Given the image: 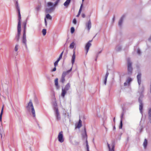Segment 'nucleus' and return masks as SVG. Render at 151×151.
<instances>
[{
	"instance_id": "obj_36",
	"label": "nucleus",
	"mask_w": 151,
	"mask_h": 151,
	"mask_svg": "<svg viewBox=\"0 0 151 151\" xmlns=\"http://www.w3.org/2000/svg\"><path fill=\"white\" fill-rule=\"evenodd\" d=\"M19 45H16L14 48V50L15 51L17 52L18 50V47Z\"/></svg>"
},
{
	"instance_id": "obj_39",
	"label": "nucleus",
	"mask_w": 151,
	"mask_h": 151,
	"mask_svg": "<svg viewBox=\"0 0 151 151\" xmlns=\"http://www.w3.org/2000/svg\"><path fill=\"white\" fill-rule=\"evenodd\" d=\"M137 53L138 55H140L141 54V52L140 50L139 49H138L137 50Z\"/></svg>"
},
{
	"instance_id": "obj_12",
	"label": "nucleus",
	"mask_w": 151,
	"mask_h": 151,
	"mask_svg": "<svg viewBox=\"0 0 151 151\" xmlns=\"http://www.w3.org/2000/svg\"><path fill=\"white\" fill-rule=\"evenodd\" d=\"M124 17H125V15H123L122 16V17H121L120 19L118 25L120 27H121L122 26V24L123 20H124Z\"/></svg>"
},
{
	"instance_id": "obj_9",
	"label": "nucleus",
	"mask_w": 151,
	"mask_h": 151,
	"mask_svg": "<svg viewBox=\"0 0 151 151\" xmlns=\"http://www.w3.org/2000/svg\"><path fill=\"white\" fill-rule=\"evenodd\" d=\"M55 115L57 121H58L60 120L61 117L58 111V108H55Z\"/></svg>"
},
{
	"instance_id": "obj_16",
	"label": "nucleus",
	"mask_w": 151,
	"mask_h": 151,
	"mask_svg": "<svg viewBox=\"0 0 151 151\" xmlns=\"http://www.w3.org/2000/svg\"><path fill=\"white\" fill-rule=\"evenodd\" d=\"M86 26L88 30H89L91 27V22L90 19L88 22L86 23Z\"/></svg>"
},
{
	"instance_id": "obj_23",
	"label": "nucleus",
	"mask_w": 151,
	"mask_h": 151,
	"mask_svg": "<svg viewBox=\"0 0 151 151\" xmlns=\"http://www.w3.org/2000/svg\"><path fill=\"white\" fill-rule=\"evenodd\" d=\"M82 126V121L80 119L78 122V123L77 126L76 127H77L78 128H80Z\"/></svg>"
},
{
	"instance_id": "obj_21",
	"label": "nucleus",
	"mask_w": 151,
	"mask_h": 151,
	"mask_svg": "<svg viewBox=\"0 0 151 151\" xmlns=\"http://www.w3.org/2000/svg\"><path fill=\"white\" fill-rule=\"evenodd\" d=\"M70 88V84L69 83H68L66 85L65 87L63 88V89L67 91Z\"/></svg>"
},
{
	"instance_id": "obj_14",
	"label": "nucleus",
	"mask_w": 151,
	"mask_h": 151,
	"mask_svg": "<svg viewBox=\"0 0 151 151\" xmlns=\"http://www.w3.org/2000/svg\"><path fill=\"white\" fill-rule=\"evenodd\" d=\"M137 78L138 84L139 86L141 82V74L140 73H139L137 76Z\"/></svg>"
},
{
	"instance_id": "obj_41",
	"label": "nucleus",
	"mask_w": 151,
	"mask_h": 151,
	"mask_svg": "<svg viewBox=\"0 0 151 151\" xmlns=\"http://www.w3.org/2000/svg\"><path fill=\"white\" fill-rule=\"evenodd\" d=\"M63 52H64V51H63L61 53V54H60V56H59V57H60V58H62V56H63Z\"/></svg>"
},
{
	"instance_id": "obj_35",
	"label": "nucleus",
	"mask_w": 151,
	"mask_h": 151,
	"mask_svg": "<svg viewBox=\"0 0 151 151\" xmlns=\"http://www.w3.org/2000/svg\"><path fill=\"white\" fill-rule=\"evenodd\" d=\"M132 79L131 78H128V79L127 80L126 82L129 84L130 83V82H131V81H132Z\"/></svg>"
},
{
	"instance_id": "obj_47",
	"label": "nucleus",
	"mask_w": 151,
	"mask_h": 151,
	"mask_svg": "<svg viewBox=\"0 0 151 151\" xmlns=\"http://www.w3.org/2000/svg\"><path fill=\"white\" fill-rule=\"evenodd\" d=\"M115 20V17L114 16L112 19V21L113 22H114Z\"/></svg>"
},
{
	"instance_id": "obj_51",
	"label": "nucleus",
	"mask_w": 151,
	"mask_h": 151,
	"mask_svg": "<svg viewBox=\"0 0 151 151\" xmlns=\"http://www.w3.org/2000/svg\"><path fill=\"white\" fill-rule=\"evenodd\" d=\"M148 40L149 41L151 42V35L150 37L149 38Z\"/></svg>"
},
{
	"instance_id": "obj_18",
	"label": "nucleus",
	"mask_w": 151,
	"mask_h": 151,
	"mask_svg": "<svg viewBox=\"0 0 151 151\" xmlns=\"http://www.w3.org/2000/svg\"><path fill=\"white\" fill-rule=\"evenodd\" d=\"M62 93L61 94V96L63 98H64L65 95L67 93V91L64 89L63 88L62 89Z\"/></svg>"
},
{
	"instance_id": "obj_28",
	"label": "nucleus",
	"mask_w": 151,
	"mask_h": 151,
	"mask_svg": "<svg viewBox=\"0 0 151 151\" xmlns=\"http://www.w3.org/2000/svg\"><path fill=\"white\" fill-rule=\"evenodd\" d=\"M55 85L58 88L59 87V86L58 85V78H56L55 81Z\"/></svg>"
},
{
	"instance_id": "obj_26",
	"label": "nucleus",
	"mask_w": 151,
	"mask_h": 151,
	"mask_svg": "<svg viewBox=\"0 0 151 151\" xmlns=\"http://www.w3.org/2000/svg\"><path fill=\"white\" fill-rule=\"evenodd\" d=\"M71 0H66L64 3V5L65 6H67L70 3Z\"/></svg>"
},
{
	"instance_id": "obj_56",
	"label": "nucleus",
	"mask_w": 151,
	"mask_h": 151,
	"mask_svg": "<svg viewBox=\"0 0 151 151\" xmlns=\"http://www.w3.org/2000/svg\"><path fill=\"white\" fill-rule=\"evenodd\" d=\"M105 128V129H106V131H107V128L106 127Z\"/></svg>"
},
{
	"instance_id": "obj_31",
	"label": "nucleus",
	"mask_w": 151,
	"mask_h": 151,
	"mask_svg": "<svg viewBox=\"0 0 151 151\" xmlns=\"http://www.w3.org/2000/svg\"><path fill=\"white\" fill-rule=\"evenodd\" d=\"M46 18L47 19H51L52 18L51 16L49 14H47L46 15Z\"/></svg>"
},
{
	"instance_id": "obj_27",
	"label": "nucleus",
	"mask_w": 151,
	"mask_h": 151,
	"mask_svg": "<svg viewBox=\"0 0 151 151\" xmlns=\"http://www.w3.org/2000/svg\"><path fill=\"white\" fill-rule=\"evenodd\" d=\"M121 49L122 47L119 45H117L115 48V50L117 51H120L121 50Z\"/></svg>"
},
{
	"instance_id": "obj_40",
	"label": "nucleus",
	"mask_w": 151,
	"mask_h": 151,
	"mask_svg": "<svg viewBox=\"0 0 151 151\" xmlns=\"http://www.w3.org/2000/svg\"><path fill=\"white\" fill-rule=\"evenodd\" d=\"M58 62L57 61H56L54 63V65L55 67H56L57 66Z\"/></svg>"
},
{
	"instance_id": "obj_7",
	"label": "nucleus",
	"mask_w": 151,
	"mask_h": 151,
	"mask_svg": "<svg viewBox=\"0 0 151 151\" xmlns=\"http://www.w3.org/2000/svg\"><path fill=\"white\" fill-rule=\"evenodd\" d=\"M15 5L16 9L18 12V20H21V15L20 13V9L18 3V0H16Z\"/></svg>"
},
{
	"instance_id": "obj_8",
	"label": "nucleus",
	"mask_w": 151,
	"mask_h": 151,
	"mask_svg": "<svg viewBox=\"0 0 151 151\" xmlns=\"http://www.w3.org/2000/svg\"><path fill=\"white\" fill-rule=\"evenodd\" d=\"M143 95L141 94L138 99V101L139 103V109L140 110V112L141 113H142V110L143 108V104L142 102V99L143 98Z\"/></svg>"
},
{
	"instance_id": "obj_15",
	"label": "nucleus",
	"mask_w": 151,
	"mask_h": 151,
	"mask_svg": "<svg viewBox=\"0 0 151 151\" xmlns=\"http://www.w3.org/2000/svg\"><path fill=\"white\" fill-rule=\"evenodd\" d=\"M75 58H76L75 51V49H74L73 50V54L72 56V59H71V63L73 65V64L75 62Z\"/></svg>"
},
{
	"instance_id": "obj_2",
	"label": "nucleus",
	"mask_w": 151,
	"mask_h": 151,
	"mask_svg": "<svg viewBox=\"0 0 151 151\" xmlns=\"http://www.w3.org/2000/svg\"><path fill=\"white\" fill-rule=\"evenodd\" d=\"M27 23L26 22H24L23 25L24 26V30L22 35V42L23 45H25L26 49L27 50H28V47H27L26 36V27Z\"/></svg>"
},
{
	"instance_id": "obj_42",
	"label": "nucleus",
	"mask_w": 151,
	"mask_h": 151,
	"mask_svg": "<svg viewBox=\"0 0 151 151\" xmlns=\"http://www.w3.org/2000/svg\"><path fill=\"white\" fill-rule=\"evenodd\" d=\"M56 67H55L53 68V69L52 70V71H56Z\"/></svg>"
},
{
	"instance_id": "obj_34",
	"label": "nucleus",
	"mask_w": 151,
	"mask_h": 151,
	"mask_svg": "<svg viewBox=\"0 0 151 151\" xmlns=\"http://www.w3.org/2000/svg\"><path fill=\"white\" fill-rule=\"evenodd\" d=\"M75 31V28L74 27H72L70 29V32L71 33H73Z\"/></svg>"
},
{
	"instance_id": "obj_33",
	"label": "nucleus",
	"mask_w": 151,
	"mask_h": 151,
	"mask_svg": "<svg viewBox=\"0 0 151 151\" xmlns=\"http://www.w3.org/2000/svg\"><path fill=\"white\" fill-rule=\"evenodd\" d=\"M42 33L43 35H46V29H43L42 30Z\"/></svg>"
},
{
	"instance_id": "obj_57",
	"label": "nucleus",
	"mask_w": 151,
	"mask_h": 151,
	"mask_svg": "<svg viewBox=\"0 0 151 151\" xmlns=\"http://www.w3.org/2000/svg\"><path fill=\"white\" fill-rule=\"evenodd\" d=\"M97 58H96H96L95 59V61H97Z\"/></svg>"
},
{
	"instance_id": "obj_29",
	"label": "nucleus",
	"mask_w": 151,
	"mask_h": 151,
	"mask_svg": "<svg viewBox=\"0 0 151 151\" xmlns=\"http://www.w3.org/2000/svg\"><path fill=\"white\" fill-rule=\"evenodd\" d=\"M147 140L146 139H145V141H144L143 142V144L144 147L145 148H146L147 147Z\"/></svg>"
},
{
	"instance_id": "obj_38",
	"label": "nucleus",
	"mask_w": 151,
	"mask_h": 151,
	"mask_svg": "<svg viewBox=\"0 0 151 151\" xmlns=\"http://www.w3.org/2000/svg\"><path fill=\"white\" fill-rule=\"evenodd\" d=\"M73 23L75 24H76L77 21H76V19L75 18L73 19Z\"/></svg>"
},
{
	"instance_id": "obj_59",
	"label": "nucleus",
	"mask_w": 151,
	"mask_h": 151,
	"mask_svg": "<svg viewBox=\"0 0 151 151\" xmlns=\"http://www.w3.org/2000/svg\"><path fill=\"white\" fill-rule=\"evenodd\" d=\"M1 138H2V134H1Z\"/></svg>"
},
{
	"instance_id": "obj_54",
	"label": "nucleus",
	"mask_w": 151,
	"mask_h": 151,
	"mask_svg": "<svg viewBox=\"0 0 151 151\" xmlns=\"http://www.w3.org/2000/svg\"><path fill=\"white\" fill-rule=\"evenodd\" d=\"M115 118L114 117V119H113V121H114V122H115Z\"/></svg>"
},
{
	"instance_id": "obj_64",
	"label": "nucleus",
	"mask_w": 151,
	"mask_h": 151,
	"mask_svg": "<svg viewBox=\"0 0 151 151\" xmlns=\"http://www.w3.org/2000/svg\"><path fill=\"white\" fill-rule=\"evenodd\" d=\"M96 35H95V36H94V37H96Z\"/></svg>"
},
{
	"instance_id": "obj_20",
	"label": "nucleus",
	"mask_w": 151,
	"mask_h": 151,
	"mask_svg": "<svg viewBox=\"0 0 151 151\" xmlns=\"http://www.w3.org/2000/svg\"><path fill=\"white\" fill-rule=\"evenodd\" d=\"M148 119L150 122L151 123V108H149L148 110Z\"/></svg>"
},
{
	"instance_id": "obj_37",
	"label": "nucleus",
	"mask_w": 151,
	"mask_h": 151,
	"mask_svg": "<svg viewBox=\"0 0 151 151\" xmlns=\"http://www.w3.org/2000/svg\"><path fill=\"white\" fill-rule=\"evenodd\" d=\"M57 104L56 102L53 104V106H54L53 109L54 111H55V108H58L57 107Z\"/></svg>"
},
{
	"instance_id": "obj_13",
	"label": "nucleus",
	"mask_w": 151,
	"mask_h": 151,
	"mask_svg": "<svg viewBox=\"0 0 151 151\" xmlns=\"http://www.w3.org/2000/svg\"><path fill=\"white\" fill-rule=\"evenodd\" d=\"M124 113L123 112L121 114V119L120 123V125L119 126V129H122L123 126V124H122V121H123V118L124 116Z\"/></svg>"
},
{
	"instance_id": "obj_55",
	"label": "nucleus",
	"mask_w": 151,
	"mask_h": 151,
	"mask_svg": "<svg viewBox=\"0 0 151 151\" xmlns=\"http://www.w3.org/2000/svg\"><path fill=\"white\" fill-rule=\"evenodd\" d=\"M87 151H89V149H86Z\"/></svg>"
},
{
	"instance_id": "obj_62",
	"label": "nucleus",
	"mask_w": 151,
	"mask_h": 151,
	"mask_svg": "<svg viewBox=\"0 0 151 151\" xmlns=\"http://www.w3.org/2000/svg\"><path fill=\"white\" fill-rule=\"evenodd\" d=\"M142 130V129H141L140 130V131H141Z\"/></svg>"
},
{
	"instance_id": "obj_4",
	"label": "nucleus",
	"mask_w": 151,
	"mask_h": 151,
	"mask_svg": "<svg viewBox=\"0 0 151 151\" xmlns=\"http://www.w3.org/2000/svg\"><path fill=\"white\" fill-rule=\"evenodd\" d=\"M26 108L28 111H30L31 110L33 116V117H35V111L31 100H30L27 104V105L26 106Z\"/></svg>"
},
{
	"instance_id": "obj_43",
	"label": "nucleus",
	"mask_w": 151,
	"mask_h": 151,
	"mask_svg": "<svg viewBox=\"0 0 151 151\" xmlns=\"http://www.w3.org/2000/svg\"><path fill=\"white\" fill-rule=\"evenodd\" d=\"M45 26L47 25V23L45 18Z\"/></svg>"
},
{
	"instance_id": "obj_49",
	"label": "nucleus",
	"mask_w": 151,
	"mask_h": 151,
	"mask_svg": "<svg viewBox=\"0 0 151 151\" xmlns=\"http://www.w3.org/2000/svg\"><path fill=\"white\" fill-rule=\"evenodd\" d=\"M127 82H125L124 83V86H126L127 84Z\"/></svg>"
},
{
	"instance_id": "obj_22",
	"label": "nucleus",
	"mask_w": 151,
	"mask_h": 151,
	"mask_svg": "<svg viewBox=\"0 0 151 151\" xmlns=\"http://www.w3.org/2000/svg\"><path fill=\"white\" fill-rule=\"evenodd\" d=\"M107 145L108 147L109 150V151H114V148L115 147L114 145H112L111 148L109 144L108 143Z\"/></svg>"
},
{
	"instance_id": "obj_5",
	"label": "nucleus",
	"mask_w": 151,
	"mask_h": 151,
	"mask_svg": "<svg viewBox=\"0 0 151 151\" xmlns=\"http://www.w3.org/2000/svg\"><path fill=\"white\" fill-rule=\"evenodd\" d=\"M127 71L129 75H131L132 73L133 68L132 66V63L130 59L128 58L127 59Z\"/></svg>"
},
{
	"instance_id": "obj_1",
	"label": "nucleus",
	"mask_w": 151,
	"mask_h": 151,
	"mask_svg": "<svg viewBox=\"0 0 151 151\" xmlns=\"http://www.w3.org/2000/svg\"><path fill=\"white\" fill-rule=\"evenodd\" d=\"M60 0H57L53 4V3L51 2H48L47 3V5L48 6H51L49 8H47L45 9V12L46 13H50L52 12L54 10L55 7L58 5V3L60 1Z\"/></svg>"
},
{
	"instance_id": "obj_52",
	"label": "nucleus",
	"mask_w": 151,
	"mask_h": 151,
	"mask_svg": "<svg viewBox=\"0 0 151 151\" xmlns=\"http://www.w3.org/2000/svg\"><path fill=\"white\" fill-rule=\"evenodd\" d=\"M101 52H102V50H101V51H99V52H98V53L99 54H100V53H101Z\"/></svg>"
},
{
	"instance_id": "obj_50",
	"label": "nucleus",
	"mask_w": 151,
	"mask_h": 151,
	"mask_svg": "<svg viewBox=\"0 0 151 151\" xmlns=\"http://www.w3.org/2000/svg\"><path fill=\"white\" fill-rule=\"evenodd\" d=\"M86 145H88V141H87V139H86Z\"/></svg>"
},
{
	"instance_id": "obj_53",
	"label": "nucleus",
	"mask_w": 151,
	"mask_h": 151,
	"mask_svg": "<svg viewBox=\"0 0 151 151\" xmlns=\"http://www.w3.org/2000/svg\"><path fill=\"white\" fill-rule=\"evenodd\" d=\"M116 129V127H115V126H114L113 127V130H114Z\"/></svg>"
},
{
	"instance_id": "obj_48",
	"label": "nucleus",
	"mask_w": 151,
	"mask_h": 151,
	"mask_svg": "<svg viewBox=\"0 0 151 151\" xmlns=\"http://www.w3.org/2000/svg\"><path fill=\"white\" fill-rule=\"evenodd\" d=\"M99 54L97 53L96 54V58H97L99 56Z\"/></svg>"
},
{
	"instance_id": "obj_6",
	"label": "nucleus",
	"mask_w": 151,
	"mask_h": 151,
	"mask_svg": "<svg viewBox=\"0 0 151 151\" xmlns=\"http://www.w3.org/2000/svg\"><path fill=\"white\" fill-rule=\"evenodd\" d=\"M72 69V67L69 70H67L66 71H64L63 72L61 78L60 79V81L63 83H64V82L65 81V77L66 76L68 73L69 72H70Z\"/></svg>"
},
{
	"instance_id": "obj_10",
	"label": "nucleus",
	"mask_w": 151,
	"mask_h": 151,
	"mask_svg": "<svg viewBox=\"0 0 151 151\" xmlns=\"http://www.w3.org/2000/svg\"><path fill=\"white\" fill-rule=\"evenodd\" d=\"M58 141L60 143L63 142L64 139L63 137V132L61 131L60 132L58 136Z\"/></svg>"
},
{
	"instance_id": "obj_61",
	"label": "nucleus",
	"mask_w": 151,
	"mask_h": 151,
	"mask_svg": "<svg viewBox=\"0 0 151 151\" xmlns=\"http://www.w3.org/2000/svg\"><path fill=\"white\" fill-rule=\"evenodd\" d=\"M82 2H83L84 1V0H82Z\"/></svg>"
},
{
	"instance_id": "obj_11",
	"label": "nucleus",
	"mask_w": 151,
	"mask_h": 151,
	"mask_svg": "<svg viewBox=\"0 0 151 151\" xmlns=\"http://www.w3.org/2000/svg\"><path fill=\"white\" fill-rule=\"evenodd\" d=\"M92 40H89L86 45L85 49L86 51V54L88 52L89 47L91 45V44L90 42L92 41Z\"/></svg>"
},
{
	"instance_id": "obj_30",
	"label": "nucleus",
	"mask_w": 151,
	"mask_h": 151,
	"mask_svg": "<svg viewBox=\"0 0 151 151\" xmlns=\"http://www.w3.org/2000/svg\"><path fill=\"white\" fill-rule=\"evenodd\" d=\"M75 44L74 42L71 43L69 47L71 49H73L74 47Z\"/></svg>"
},
{
	"instance_id": "obj_32",
	"label": "nucleus",
	"mask_w": 151,
	"mask_h": 151,
	"mask_svg": "<svg viewBox=\"0 0 151 151\" xmlns=\"http://www.w3.org/2000/svg\"><path fill=\"white\" fill-rule=\"evenodd\" d=\"M41 8V6L38 5L37 6L36 8V10L37 11H39L40 10Z\"/></svg>"
},
{
	"instance_id": "obj_25",
	"label": "nucleus",
	"mask_w": 151,
	"mask_h": 151,
	"mask_svg": "<svg viewBox=\"0 0 151 151\" xmlns=\"http://www.w3.org/2000/svg\"><path fill=\"white\" fill-rule=\"evenodd\" d=\"M4 105H3L1 111V112L0 114V121L1 122L2 120V115L3 114V110H4Z\"/></svg>"
},
{
	"instance_id": "obj_45",
	"label": "nucleus",
	"mask_w": 151,
	"mask_h": 151,
	"mask_svg": "<svg viewBox=\"0 0 151 151\" xmlns=\"http://www.w3.org/2000/svg\"><path fill=\"white\" fill-rule=\"evenodd\" d=\"M86 149H89V146L88 145H86Z\"/></svg>"
},
{
	"instance_id": "obj_19",
	"label": "nucleus",
	"mask_w": 151,
	"mask_h": 151,
	"mask_svg": "<svg viewBox=\"0 0 151 151\" xmlns=\"http://www.w3.org/2000/svg\"><path fill=\"white\" fill-rule=\"evenodd\" d=\"M82 137L83 138L87 139V134L86 128H84V132L82 134Z\"/></svg>"
},
{
	"instance_id": "obj_46",
	"label": "nucleus",
	"mask_w": 151,
	"mask_h": 151,
	"mask_svg": "<svg viewBox=\"0 0 151 151\" xmlns=\"http://www.w3.org/2000/svg\"><path fill=\"white\" fill-rule=\"evenodd\" d=\"M82 17L83 18H84L85 17V15L84 14H82Z\"/></svg>"
},
{
	"instance_id": "obj_60",
	"label": "nucleus",
	"mask_w": 151,
	"mask_h": 151,
	"mask_svg": "<svg viewBox=\"0 0 151 151\" xmlns=\"http://www.w3.org/2000/svg\"><path fill=\"white\" fill-rule=\"evenodd\" d=\"M94 139H93V142H94Z\"/></svg>"
},
{
	"instance_id": "obj_3",
	"label": "nucleus",
	"mask_w": 151,
	"mask_h": 151,
	"mask_svg": "<svg viewBox=\"0 0 151 151\" xmlns=\"http://www.w3.org/2000/svg\"><path fill=\"white\" fill-rule=\"evenodd\" d=\"M21 20H18L17 25V33L16 35L15 38V40L17 42H18L20 39V36L21 35Z\"/></svg>"
},
{
	"instance_id": "obj_44",
	"label": "nucleus",
	"mask_w": 151,
	"mask_h": 151,
	"mask_svg": "<svg viewBox=\"0 0 151 151\" xmlns=\"http://www.w3.org/2000/svg\"><path fill=\"white\" fill-rule=\"evenodd\" d=\"M61 59V58H60V57H59V58H58L56 61L59 62Z\"/></svg>"
},
{
	"instance_id": "obj_17",
	"label": "nucleus",
	"mask_w": 151,
	"mask_h": 151,
	"mask_svg": "<svg viewBox=\"0 0 151 151\" xmlns=\"http://www.w3.org/2000/svg\"><path fill=\"white\" fill-rule=\"evenodd\" d=\"M109 75V73L108 71H107L106 75H105V79H104V83L105 85H106V82H107V78H108Z\"/></svg>"
},
{
	"instance_id": "obj_58",
	"label": "nucleus",
	"mask_w": 151,
	"mask_h": 151,
	"mask_svg": "<svg viewBox=\"0 0 151 151\" xmlns=\"http://www.w3.org/2000/svg\"><path fill=\"white\" fill-rule=\"evenodd\" d=\"M128 139H129V137H128V138H127V141H128Z\"/></svg>"
},
{
	"instance_id": "obj_63",
	"label": "nucleus",
	"mask_w": 151,
	"mask_h": 151,
	"mask_svg": "<svg viewBox=\"0 0 151 151\" xmlns=\"http://www.w3.org/2000/svg\"><path fill=\"white\" fill-rule=\"evenodd\" d=\"M96 35H95V36H94V37H96Z\"/></svg>"
},
{
	"instance_id": "obj_24",
	"label": "nucleus",
	"mask_w": 151,
	"mask_h": 151,
	"mask_svg": "<svg viewBox=\"0 0 151 151\" xmlns=\"http://www.w3.org/2000/svg\"><path fill=\"white\" fill-rule=\"evenodd\" d=\"M82 6H83V4H81V5L80 7L79 10V11H78V14H77V15L76 16V17H78L79 16H80V14L81 13V11H82Z\"/></svg>"
}]
</instances>
